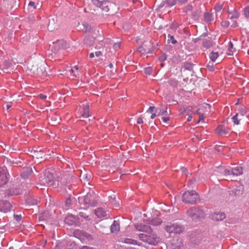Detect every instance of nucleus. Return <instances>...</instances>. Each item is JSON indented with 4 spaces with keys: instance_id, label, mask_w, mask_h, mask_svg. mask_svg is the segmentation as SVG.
<instances>
[{
    "instance_id": "obj_1",
    "label": "nucleus",
    "mask_w": 249,
    "mask_h": 249,
    "mask_svg": "<svg viewBox=\"0 0 249 249\" xmlns=\"http://www.w3.org/2000/svg\"><path fill=\"white\" fill-rule=\"evenodd\" d=\"M135 227L137 230L144 232L139 234V237L141 240L154 246L160 242V238L152 231L149 226L140 224H135Z\"/></svg>"
},
{
    "instance_id": "obj_2",
    "label": "nucleus",
    "mask_w": 249,
    "mask_h": 249,
    "mask_svg": "<svg viewBox=\"0 0 249 249\" xmlns=\"http://www.w3.org/2000/svg\"><path fill=\"white\" fill-rule=\"evenodd\" d=\"M79 201L83 203L84 205L88 207H94L97 205L99 200L98 197L92 191L89 192L83 197H79Z\"/></svg>"
},
{
    "instance_id": "obj_3",
    "label": "nucleus",
    "mask_w": 249,
    "mask_h": 249,
    "mask_svg": "<svg viewBox=\"0 0 249 249\" xmlns=\"http://www.w3.org/2000/svg\"><path fill=\"white\" fill-rule=\"evenodd\" d=\"M186 213L193 220H200L205 217L204 212L199 207H192L189 209Z\"/></svg>"
},
{
    "instance_id": "obj_4",
    "label": "nucleus",
    "mask_w": 249,
    "mask_h": 249,
    "mask_svg": "<svg viewBox=\"0 0 249 249\" xmlns=\"http://www.w3.org/2000/svg\"><path fill=\"white\" fill-rule=\"evenodd\" d=\"M198 198V194L194 191L185 192L182 196V200L186 203H195Z\"/></svg>"
},
{
    "instance_id": "obj_5",
    "label": "nucleus",
    "mask_w": 249,
    "mask_h": 249,
    "mask_svg": "<svg viewBox=\"0 0 249 249\" xmlns=\"http://www.w3.org/2000/svg\"><path fill=\"white\" fill-rule=\"evenodd\" d=\"M42 183L56 187L58 185L57 181L55 179L53 175L49 171H46L41 178Z\"/></svg>"
},
{
    "instance_id": "obj_6",
    "label": "nucleus",
    "mask_w": 249,
    "mask_h": 249,
    "mask_svg": "<svg viewBox=\"0 0 249 249\" xmlns=\"http://www.w3.org/2000/svg\"><path fill=\"white\" fill-rule=\"evenodd\" d=\"M93 4L97 7H100L102 11L107 12L109 10L110 6L111 4L108 1H101L99 0H91Z\"/></svg>"
},
{
    "instance_id": "obj_7",
    "label": "nucleus",
    "mask_w": 249,
    "mask_h": 249,
    "mask_svg": "<svg viewBox=\"0 0 249 249\" xmlns=\"http://www.w3.org/2000/svg\"><path fill=\"white\" fill-rule=\"evenodd\" d=\"M166 231L169 233H179L182 230V227L177 223L168 225L165 227Z\"/></svg>"
},
{
    "instance_id": "obj_8",
    "label": "nucleus",
    "mask_w": 249,
    "mask_h": 249,
    "mask_svg": "<svg viewBox=\"0 0 249 249\" xmlns=\"http://www.w3.org/2000/svg\"><path fill=\"white\" fill-rule=\"evenodd\" d=\"M7 170L5 167H0V186L5 184L8 181Z\"/></svg>"
},
{
    "instance_id": "obj_9",
    "label": "nucleus",
    "mask_w": 249,
    "mask_h": 249,
    "mask_svg": "<svg viewBox=\"0 0 249 249\" xmlns=\"http://www.w3.org/2000/svg\"><path fill=\"white\" fill-rule=\"evenodd\" d=\"M79 220V218L77 216L69 214L65 218L64 222L69 225H74L78 224Z\"/></svg>"
},
{
    "instance_id": "obj_10",
    "label": "nucleus",
    "mask_w": 249,
    "mask_h": 249,
    "mask_svg": "<svg viewBox=\"0 0 249 249\" xmlns=\"http://www.w3.org/2000/svg\"><path fill=\"white\" fill-rule=\"evenodd\" d=\"M12 208V205L10 202L7 200L0 201V212L7 213L10 211Z\"/></svg>"
},
{
    "instance_id": "obj_11",
    "label": "nucleus",
    "mask_w": 249,
    "mask_h": 249,
    "mask_svg": "<svg viewBox=\"0 0 249 249\" xmlns=\"http://www.w3.org/2000/svg\"><path fill=\"white\" fill-rule=\"evenodd\" d=\"M243 189V186L241 185L233 187L232 189L229 191V194L232 196H239L242 194Z\"/></svg>"
},
{
    "instance_id": "obj_12",
    "label": "nucleus",
    "mask_w": 249,
    "mask_h": 249,
    "mask_svg": "<svg viewBox=\"0 0 249 249\" xmlns=\"http://www.w3.org/2000/svg\"><path fill=\"white\" fill-rule=\"evenodd\" d=\"M94 213L98 218H102L108 215L109 211L105 210L103 208H99L95 210Z\"/></svg>"
},
{
    "instance_id": "obj_13",
    "label": "nucleus",
    "mask_w": 249,
    "mask_h": 249,
    "mask_svg": "<svg viewBox=\"0 0 249 249\" xmlns=\"http://www.w3.org/2000/svg\"><path fill=\"white\" fill-rule=\"evenodd\" d=\"M211 217L215 221H222L226 218V215L223 212H217L212 214Z\"/></svg>"
},
{
    "instance_id": "obj_14",
    "label": "nucleus",
    "mask_w": 249,
    "mask_h": 249,
    "mask_svg": "<svg viewBox=\"0 0 249 249\" xmlns=\"http://www.w3.org/2000/svg\"><path fill=\"white\" fill-rule=\"evenodd\" d=\"M33 171L31 167H27L25 168L21 173V177L23 179L27 178L32 173Z\"/></svg>"
},
{
    "instance_id": "obj_15",
    "label": "nucleus",
    "mask_w": 249,
    "mask_h": 249,
    "mask_svg": "<svg viewBox=\"0 0 249 249\" xmlns=\"http://www.w3.org/2000/svg\"><path fill=\"white\" fill-rule=\"evenodd\" d=\"M243 174V169L240 166H236L231 168V175L233 176H240Z\"/></svg>"
},
{
    "instance_id": "obj_16",
    "label": "nucleus",
    "mask_w": 249,
    "mask_h": 249,
    "mask_svg": "<svg viewBox=\"0 0 249 249\" xmlns=\"http://www.w3.org/2000/svg\"><path fill=\"white\" fill-rule=\"evenodd\" d=\"M153 50V49H148L146 48V45H144V46H140L138 49L137 51L142 53V54H145V53H152V51Z\"/></svg>"
},
{
    "instance_id": "obj_17",
    "label": "nucleus",
    "mask_w": 249,
    "mask_h": 249,
    "mask_svg": "<svg viewBox=\"0 0 249 249\" xmlns=\"http://www.w3.org/2000/svg\"><path fill=\"white\" fill-rule=\"evenodd\" d=\"M120 230V224L119 223L114 220L112 224L110 226V231L111 232H117Z\"/></svg>"
},
{
    "instance_id": "obj_18",
    "label": "nucleus",
    "mask_w": 249,
    "mask_h": 249,
    "mask_svg": "<svg viewBox=\"0 0 249 249\" xmlns=\"http://www.w3.org/2000/svg\"><path fill=\"white\" fill-rule=\"evenodd\" d=\"M224 2H219L216 3L214 7V10L215 12L216 16L217 15V14L219 13L222 10H224L225 7H223Z\"/></svg>"
},
{
    "instance_id": "obj_19",
    "label": "nucleus",
    "mask_w": 249,
    "mask_h": 249,
    "mask_svg": "<svg viewBox=\"0 0 249 249\" xmlns=\"http://www.w3.org/2000/svg\"><path fill=\"white\" fill-rule=\"evenodd\" d=\"M214 19L212 13H205L204 14V20L207 22L209 23L213 21Z\"/></svg>"
},
{
    "instance_id": "obj_20",
    "label": "nucleus",
    "mask_w": 249,
    "mask_h": 249,
    "mask_svg": "<svg viewBox=\"0 0 249 249\" xmlns=\"http://www.w3.org/2000/svg\"><path fill=\"white\" fill-rule=\"evenodd\" d=\"M172 249H184V246L181 239H178L177 243L172 244Z\"/></svg>"
},
{
    "instance_id": "obj_21",
    "label": "nucleus",
    "mask_w": 249,
    "mask_h": 249,
    "mask_svg": "<svg viewBox=\"0 0 249 249\" xmlns=\"http://www.w3.org/2000/svg\"><path fill=\"white\" fill-rule=\"evenodd\" d=\"M202 46L206 49H209L213 46V41L210 39H205L203 41Z\"/></svg>"
},
{
    "instance_id": "obj_22",
    "label": "nucleus",
    "mask_w": 249,
    "mask_h": 249,
    "mask_svg": "<svg viewBox=\"0 0 249 249\" xmlns=\"http://www.w3.org/2000/svg\"><path fill=\"white\" fill-rule=\"evenodd\" d=\"M217 132L220 135H226L229 133L230 130L228 128H222L221 127H218L216 129Z\"/></svg>"
},
{
    "instance_id": "obj_23",
    "label": "nucleus",
    "mask_w": 249,
    "mask_h": 249,
    "mask_svg": "<svg viewBox=\"0 0 249 249\" xmlns=\"http://www.w3.org/2000/svg\"><path fill=\"white\" fill-rule=\"evenodd\" d=\"M39 17L36 15L31 14L28 17V19L29 21L31 23H34L36 20H39Z\"/></svg>"
},
{
    "instance_id": "obj_24",
    "label": "nucleus",
    "mask_w": 249,
    "mask_h": 249,
    "mask_svg": "<svg viewBox=\"0 0 249 249\" xmlns=\"http://www.w3.org/2000/svg\"><path fill=\"white\" fill-rule=\"evenodd\" d=\"M21 193V191L20 189L17 188H10L9 190V194L13 196V195H18Z\"/></svg>"
},
{
    "instance_id": "obj_25",
    "label": "nucleus",
    "mask_w": 249,
    "mask_h": 249,
    "mask_svg": "<svg viewBox=\"0 0 249 249\" xmlns=\"http://www.w3.org/2000/svg\"><path fill=\"white\" fill-rule=\"evenodd\" d=\"M195 65L191 62H185L184 64V68L185 70L191 71L193 70V67Z\"/></svg>"
},
{
    "instance_id": "obj_26",
    "label": "nucleus",
    "mask_w": 249,
    "mask_h": 249,
    "mask_svg": "<svg viewBox=\"0 0 249 249\" xmlns=\"http://www.w3.org/2000/svg\"><path fill=\"white\" fill-rule=\"evenodd\" d=\"M83 112L82 114V116L85 118H88L89 116V107L88 106H85L83 108Z\"/></svg>"
},
{
    "instance_id": "obj_27",
    "label": "nucleus",
    "mask_w": 249,
    "mask_h": 249,
    "mask_svg": "<svg viewBox=\"0 0 249 249\" xmlns=\"http://www.w3.org/2000/svg\"><path fill=\"white\" fill-rule=\"evenodd\" d=\"M218 56L219 54L217 52H212L209 54V57L213 62L215 61Z\"/></svg>"
},
{
    "instance_id": "obj_28",
    "label": "nucleus",
    "mask_w": 249,
    "mask_h": 249,
    "mask_svg": "<svg viewBox=\"0 0 249 249\" xmlns=\"http://www.w3.org/2000/svg\"><path fill=\"white\" fill-rule=\"evenodd\" d=\"M162 222V220L160 218H156L153 219L150 222V224L153 226H158Z\"/></svg>"
},
{
    "instance_id": "obj_29",
    "label": "nucleus",
    "mask_w": 249,
    "mask_h": 249,
    "mask_svg": "<svg viewBox=\"0 0 249 249\" xmlns=\"http://www.w3.org/2000/svg\"><path fill=\"white\" fill-rule=\"evenodd\" d=\"M79 218V219L80 218H83L85 219L86 221H91V219L89 217V215H87L85 213H83V212H80L79 213V215L78 216H77Z\"/></svg>"
},
{
    "instance_id": "obj_30",
    "label": "nucleus",
    "mask_w": 249,
    "mask_h": 249,
    "mask_svg": "<svg viewBox=\"0 0 249 249\" xmlns=\"http://www.w3.org/2000/svg\"><path fill=\"white\" fill-rule=\"evenodd\" d=\"M199 15H200L199 11L198 10H196L192 13V14L191 15V17L193 19L196 20L199 18Z\"/></svg>"
},
{
    "instance_id": "obj_31",
    "label": "nucleus",
    "mask_w": 249,
    "mask_h": 249,
    "mask_svg": "<svg viewBox=\"0 0 249 249\" xmlns=\"http://www.w3.org/2000/svg\"><path fill=\"white\" fill-rule=\"evenodd\" d=\"M193 10V6L192 4H189L186 5L183 8V12L187 14L189 12L192 11Z\"/></svg>"
},
{
    "instance_id": "obj_32",
    "label": "nucleus",
    "mask_w": 249,
    "mask_h": 249,
    "mask_svg": "<svg viewBox=\"0 0 249 249\" xmlns=\"http://www.w3.org/2000/svg\"><path fill=\"white\" fill-rule=\"evenodd\" d=\"M74 199V198H71V197H69L66 199L65 202L66 209H68L70 207V206L71 205V203L72 202V199Z\"/></svg>"
},
{
    "instance_id": "obj_33",
    "label": "nucleus",
    "mask_w": 249,
    "mask_h": 249,
    "mask_svg": "<svg viewBox=\"0 0 249 249\" xmlns=\"http://www.w3.org/2000/svg\"><path fill=\"white\" fill-rule=\"evenodd\" d=\"M238 113H236L233 116L231 119L234 124L238 125L239 124L240 120L238 119Z\"/></svg>"
},
{
    "instance_id": "obj_34",
    "label": "nucleus",
    "mask_w": 249,
    "mask_h": 249,
    "mask_svg": "<svg viewBox=\"0 0 249 249\" xmlns=\"http://www.w3.org/2000/svg\"><path fill=\"white\" fill-rule=\"evenodd\" d=\"M57 27V25L53 23V22H51L50 20L49 24H48V29L50 30L51 31H53L54 29H55Z\"/></svg>"
},
{
    "instance_id": "obj_35",
    "label": "nucleus",
    "mask_w": 249,
    "mask_h": 249,
    "mask_svg": "<svg viewBox=\"0 0 249 249\" xmlns=\"http://www.w3.org/2000/svg\"><path fill=\"white\" fill-rule=\"evenodd\" d=\"M168 41L169 43H171L173 44H175L177 43V41L174 38L173 36L168 35Z\"/></svg>"
},
{
    "instance_id": "obj_36",
    "label": "nucleus",
    "mask_w": 249,
    "mask_h": 249,
    "mask_svg": "<svg viewBox=\"0 0 249 249\" xmlns=\"http://www.w3.org/2000/svg\"><path fill=\"white\" fill-rule=\"evenodd\" d=\"M239 111L242 116H244L247 113V109L244 106H241L240 107Z\"/></svg>"
},
{
    "instance_id": "obj_37",
    "label": "nucleus",
    "mask_w": 249,
    "mask_h": 249,
    "mask_svg": "<svg viewBox=\"0 0 249 249\" xmlns=\"http://www.w3.org/2000/svg\"><path fill=\"white\" fill-rule=\"evenodd\" d=\"M82 235L84 237H85L86 239H88V240H91L93 239V238H92V236H91V235L87 232H82Z\"/></svg>"
},
{
    "instance_id": "obj_38",
    "label": "nucleus",
    "mask_w": 249,
    "mask_h": 249,
    "mask_svg": "<svg viewBox=\"0 0 249 249\" xmlns=\"http://www.w3.org/2000/svg\"><path fill=\"white\" fill-rule=\"evenodd\" d=\"M57 44L59 45H61V48L65 49L67 47V43L65 41L63 40H58L57 41Z\"/></svg>"
},
{
    "instance_id": "obj_39",
    "label": "nucleus",
    "mask_w": 249,
    "mask_h": 249,
    "mask_svg": "<svg viewBox=\"0 0 249 249\" xmlns=\"http://www.w3.org/2000/svg\"><path fill=\"white\" fill-rule=\"evenodd\" d=\"M244 14L246 18H249V5H248L244 8Z\"/></svg>"
},
{
    "instance_id": "obj_40",
    "label": "nucleus",
    "mask_w": 249,
    "mask_h": 249,
    "mask_svg": "<svg viewBox=\"0 0 249 249\" xmlns=\"http://www.w3.org/2000/svg\"><path fill=\"white\" fill-rule=\"evenodd\" d=\"M206 69L211 72H213L214 71V68L213 66V63H212V65L210 64V63L208 64L206 66Z\"/></svg>"
},
{
    "instance_id": "obj_41",
    "label": "nucleus",
    "mask_w": 249,
    "mask_h": 249,
    "mask_svg": "<svg viewBox=\"0 0 249 249\" xmlns=\"http://www.w3.org/2000/svg\"><path fill=\"white\" fill-rule=\"evenodd\" d=\"M166 4L170 7L175 5L176 3L177 0H166Z\"/></svg>"
},
{
    "instance_id": "obj_42",
    "label": "nucleus",
    "mask_w": 249,
    "mask_h": 249,
    "mask_svg": "<svg viewBox=\"0 0 249 249\" xmlns=\"http://www.w3.org/2000/svg\"><path fill=\"white\" fill-rule=\"evenodd\" d=\"M166 59H167V55L164 53H161L160 55V56L159 57V60L160 62L165 61Z\"/></svg>"
},
{
    "instance_id": "obj_43",
    "label": "nucleus",
    "mask_w": 249,
    "mask_h": 249,
    "mask_svg": "<svg viewBox=\"0 0 249 249\" xmlns=\"http://www.w3.org/2000/svg\"><path fill=\"white\" fill-rule=\"evenodd\" d=\"M83 26H84V28L83 30L85 32H89L91 29L90 26L89 25L88 23H85L83 24Z\"/></svg>"
},
{
    "instance_id": "obj_44",
    "label": "nucleus",
    "mask_w": 249,
    "mask_h": 249,
    "mask_svg": "<svg viewBox=\"0 0 249 249\" xmlns=\"http://www.w3.org/2000/svg\"><path fill=\"white\" fill-rule=\"evenodd\" d=\"M229 45V51L231 52H233L235 51V49L233 48V45L231 41H230L228 44Z\"/></svg>"
},
{
    "instance_id": "obj_45",
    "label": "nucleus",
    "mask_w": 249,
    "mask_h": 249,
    "mask_svg": "<svg viewBox=\"0 0 249 249\" xmlns=\"http://www.w3.org/2000/svg\"><path fill=\"white\" fill-rule=\"evenodd\" d=\"M144 72L146 74L150 75L152 72V68L150 67L145 68Z\"/></svg>"
},
{
    "instance_id": "obj_46",
    "label": "nucleus",
    "mask_w": 249,
    "mask_h": 249,
    "mask_svg": "<svg viewBox=\"0 0 249 249\" xmlns=\"http://www.w3.org/2000/svg\"><path fill=\"white\" fill-rule=\"evenodd\" d=\"M28 202L31 203L32 205H36L37 203V200L33 198H30L28 199Z\"/></svg>"
},
{
    "instance_id": "obj_47",
    "label": "nucleus",
    "mask_w": 249,
    "mask_h": 249,
    "mask_svg": "<svg viewBox=\"0 0 249 249\" xmlns=\"http://www.w3.org/2000/svg\"><path fill=\"white\" fill-rule=\"evenodd\" d=\"M167 108H166L165 110L164 111H161V110L160 109V111L158 113V116L167 115Z\"/></svg>"
},
{
    "instance_id": "obj_48",
    "label": "nucleus",
    "mask_w": 249,
    "mask_h": 249,
    "mask_svg": "<svg viewBox=\"0 0 249 249\" xmlns=\"http://www.w3.org/2000/svg\"><path fill=\"white\" fill-rule=\"evenodd\" d=\"M221 24L222 26L225 27V28L228 27L229 25V22L227 21H222Z\"/></svg>"
},
{
    "instance_id": "obj_49",
    "label": "nucleus",
    "mask_w": 249,
    "mask_h": 249,
    "mask_svg": "<svg viewBox=\"0 0 249 249\" xmlns=\"http://www.w3.org/2000/svg\"><path fill=\"white\" fill-rule=\"evenodd\" d=\"M14 218L18 222H19L22 218L21 215L14 214Z\"/></svg>"
},
{
    "instance_id": "obj_50",
    "label": "nucleus",
    "mask_w": 249,
    "mask_h": 249,
    "mask_svg": "<svg viewBox=\"0 0 249 249\" xmlns=\"http://www.w3.org/2000/svg\"><path fill=\"white\" fill-rule=\"evenodd\" d=\"M169 84L172 86H176L178 85V82L175 80H170Z\"/></svg>"
},
{
    "instance_id": "obj_51",
    "label": "nucleus",
    "mask_w": 249,
    "mask_h": 249,
    "mask_svg": "<svg viewBox=\"0 0 249 249\" xmlns=\"http://www.w3.org/2000/svg\"><path fill=\"white\" fill-rule=\"evenodd\" d=\"M28 6H31L33 8L34 10L36 9V6L35 5V3L33 1H30L28 4Z\"/></svg>"
},
{
    "instance_id": "obj_52",
    "label": "nucleus",
    "mask_w": 249,
    "mask_h": 249,
    "mask_svg": "<svg viewBox=\"0 0 249 249\" xmlns=\"http://www.w3.org/2000/svg\"><path fill=\"white\" fill-rule=\"evenodd\" d=\"M131 242H133V239L129 238H126L124 240V242L126 244H130Z\"/></svg>"
},
{
    "instance_id": "obj_53",
    "label": "nucleus",
    "mask_w": 249,
    "mask_h": 249,
    "mask_svg": "<svg viewBox=\"0 0 249 249\" xmlns=\"http://www.w3.org/2000/svg\"><path fill=\"white\" fill-rule=\"evenodd\" d=\"M238 17H239V14L238 13H237V12H235L230 18L231 19H232V18H238Z\"/></svg>"
},
{
    "instance_id": "obj_54",
    "label": "nucleus",
    "mask_w": 249,
    "mask_h": 249,
    "mask_svg": "<svg viewBox=\"0 0 249 249\" xmlns=\"http://www.w3.org/2000/svg\"><path fill=\"white\" fill-rule=\"evenodd\" d=\"M120 47V43H115L113 45V48L115 50L118 49Z\"/></svg>"
},
{
    "instance_id": "obj_55",
    "label": "nucleus",
    "mask_w": 249,
    "mask_h": 249,
    "mask_svg": "<svg viewBox=\"0 0 249 249\" xmlns=\"http://www.w3.org/2000/svg\"><path fill=\"white\" fill-rule=\"evenodd\" d=\"M154 109H155V107H150L147 110V112L152 113L154 110Z\"/></svg>"
},
{
    "instance_id": "obj_56",
    "label": "nucleus",
    "mask_w": 249,
    "mask_h": 249,
    "mask_svg": "<svg viewBox=\"0 0 249 249\" xmlns=\"http://www.w3.org/2000/svg\"><path fill=\"white\" fill-rule=\"evenodd\" d=\"M231 169H226L224 171V173L226 175H231Z\"/></svg>"
},
{
    "instance_id": "obj_57",
    "label": "nucleus",
    "mask_w": 249,
    "mask_h": 249,
    "mask_svg": "<svg viewBox=\"0 0 249 249\" xmlns=\"http://www.w3.org/2000/svg\"><path fill=\"white\" fill-rule=\"evenodd\" d=\"M189 0H178V2L181 4H183L187 2Z\"/></svg>"
},
{
    "instance_id": "obj_58",
    "label": "nucleus",
    "mask_w": 249,
    "mask_h": 249,
    "mask_svg": "<svg viewBox=\"0 0 249 249\" xmlns=\"http://www.w3.org/2000/svg\"><path fill=\"white\" fill-rule=\"evenodd\" d=\"M137 123L139 124H141L143 123L142 119L141 117H139L137 120Z\"/></svg>"
},
{
    "instance_id": "obj_59",
    "label": "nucleus",
    "mask_w": 249,
    "mask_h": 249,
    "mask_svg": "<svg viewBox=\"0 0 249 249\" xmlns=\"http://www.w3.org/2000/svg\"><path fill=\"white\" fill-rule=\"evenodd\" d=\"M39 96L42 100H45L47 98V96L43 94H40Z\"/></svg>"
},
{
    "instance_id": "obj_60",
    "label": "nucleus",
    "mask_w": 249,
    "mask_h": 249,
    "mask_svg": "<svg viewBox=\"0 0 249 249\" xmlns=\"http://www.w3.org/2000/svg\"><path fill=\"white\" fill-rule=\"evenodd\" d=\"M181 170L182 171V172L184 174V175H187V173H188L187 171V169L186 168H184V167H182L181 168Z\"/></svg>"
},
{
    "instance_id": "obj_61",
    "label": "nucleus",
    "mask_w": 249,
    "mask_h": 249,
    "mask_svg": "<svg viewBox=\"0 0 249 249\" xmlns=\"http://www.w3.org/2000/svg\"><path fill=\"white\" fill-rule=\"evenodd\" d=\"M169 119H170L169 117H164L162 118V121L164 122H165V123L167 122L169 120Z\"/></svg>"
},
{
    "instance_id": "obj_62",
    "label": "nucleus",
    "mask_w": 249,
    "mask_h": 249,
    "mask_svg": "<svg viewBox=\"0 0 249 249\" xmlns=\"http://www.w3.org/2000/svg\"><path fill=\"white\" fill-rule=\"evenodd\" d=\"M102 55V53L100 51H97L95 52V55L97 57H99Z\"/></svg>"
},
{
    "instance_id": "obj_63",
    "label": "nucleus",
    "mask_w": 249,
    "mask_h": 249,
    "mask_svg": "<svg viewBox=\"0 0 249 249\" xmlns=\"http://www.w3.org/2000/svg\"><path fill=\"white\" fill-rule=\"evenodd\" d=\"M70 71L71 72V73H73V75L74 76H76L77 74H78V72L77 71L76 73H74V70L73 69H71V70H70Z\"/></svg>"
},
{
    "instance_id": "obj_64",
    "label": "nucleus",
    "mask_w": 249,
    "mask_h": 249,
    "mask_svg": "<svg viewBox=\"0 0 249 249\" xmlns=\"http://www.w3.org/2000/svg\"><path fill=\"white\" fill-rule=\"evenodd\" d=\"M82 249H94L92 248H89V247H88L87 246H84V247H83V248Z\"/></svg>"
}]
</instances>
